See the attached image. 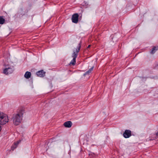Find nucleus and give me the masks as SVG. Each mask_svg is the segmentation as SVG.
<instances>
[{"label":"nucleus","instance_id":"1","mask_svg":"<svg viewBox=\"0 0 158 158\" xmlns=\"http://www.w3.org/2000/svg\"><path fill=\"white\" fill-rule=\"evenodd\" d=\"M23 113L21 110L19 113L13 114L11 118L14 124L16 126L19 125L22 121L23 117Z\"/></svg>","mask_w":158,"mask_h":158},{"label":"nucleus","instance_id":"2","mask_svg":"<svg viewBox=\"0 0 158 158\" xmlns=\"http://www.w3.org/2000/svg\"><path fill=\"white\" fill-rule=\"evenodd\" d=\"M9 121L7 116L4 113L0 112V125L6 124Z\"/></svg>","mask_w":158,"mask_h":158},{"label":"nucleus","instance_id":"3","mask_svg":"<svg viewBox=\"0 0 158 158\" xmlns=\"http://www.w3.org/2000/svg\"><path fill=\"white\" fill-rule=\"evenodd\" d=\"M81 42L77 46V48L76 49V51L74 52L72 54V57L73 58L76 59L78 56V53L80 51V49L81 48Z\"/></svg>","mask_w":158,"mask_h":158},{"label":"nucleus","instance_id":"4","mask_svg":"<svg viewBox=\"0 0 158 158\" xmlns=\"http://www.w3.org/2000/svg\"><path fill=\"white\" fill-rule=\"evenodd\" d=\"M79 15L77 13L74 14L72 17V20L73 23H77L78 21Z\"/></svg>","mask_w":158,"mask_h":158},{"label":"nucleus","instance_id":"5","mask_svg":"<svg viewBox=\"0 0 158 158\" xmlns=\"http://www.w3.org/2000/svg\"><path fill=\"white\" fill-rule=\"evenodd\" d=\"M123 137L126 138L130 137L131 136V131L129 130H125L123 134Z\"/></svg>","mask_w":158,"mask_h":158},{"label":"nucleus","instance_id":"6","mask_svg":"<svg viewBox=\"0 0 158 158\" xmlns=\"http://www.w3.org/2000/svg\"><path fill=\"white\" fill-rule=\"evenodd\" d=\"M45 72L43 70L39 71L36 73V74L37 76L40 77H43L45 75Z\"/></svg>","mask_w":158,"mask_h":158},{"label":"nucleus","instance_id":"7","mask_svg":"<svg viewBox=\"0 0 158 158\" xmlns=\"http://www.w3.org/2000/svg\"><path fill=\"white\" fill-rule=\"evenodd\" d=\"M13 71L12 68H8L5 69L3 70V73L6 74L12 73Z\"/></svg>","mask_w":158,"mask_h":158},{"label":"nucleus","instance_id":"8","mask_svg":"<svg viewBox=\"0 0 158 158\" xmlns=\"http://www.w3.org/2000/svg\"><path fill=\"white\" fill-rule=\"evenodd\" d=\"M64 126L66 127H70L72 125V123L70 121H68L65 122L64 124Z\"/></svg>","mask_w":158,"mask_h":158},{"label":"nucleus","instance_id":"9","mask_svg":"<svg viewBox=\"0 0 158 158\" xmlns=\"http://www.w3.org/2000/svg\"><path fill=\"white\" fill-rule=\"evenodd\" d=\"M31 72L27 71L24 74V77L27 79H29L31 77Z\"/></svg>","mask_w":158,"mask_h":158},{"label":"nucleus","instance_id":"10","mask_svg":"<svg viewBox=\"0 0 158 158\" xmlns=\"http://www.w3.org/2000/svg\"><path fill=\"white\" fill-rule=\"evenodd\" d=\"M158 49V46H155L152 48L151 53L152 54L154 53Z\"/></svg>","mask_w":158,"mask_h":158},{"label":"nucleus","instance_id":"11","mask_svg":"<svg viewBox=\"0 0 158 158\" xmlns=\"http://www.w3.org/2000/svg\"><path fill=\"white\" fill-rule=\"evenodd\" d=\"M94 68V67H92L90 69H89L84 74V76H85L87 75H89L90 73H91L92 71L93 70Z\"/></svg>","mask_w":158,"mask_h":158},{"label":"nucleus","instance_id":"12","mask_svg":"<svg viewBox=\"0 0 158 158\" xmlns=\"http://www.w3.org/2000/svg\"><path fill=\"white\" fill-rule=\"evenodd\" d=\"M19 144V141H17L16 143H15L14 145H12L11 147V149L13 150L17 147L18 145Z\"/></svg>","mask_w":158,"mask_h":158},{"label":"nucleus","instance_id":"13","mask_svg":"<svg viewBox=\"0 0 158 158\" xmlns=\"http://www.w3.org/2000/svg\"><path fill=\"white\" fill-rule=\"evenodd\" d=\"M76 62V59L73 58L70 63L69 64L72 65H74Z\"/></svg>","mask_w":158,"mask_h":158},{"label":"nucleus","instance_id":"14","mask_svg":"<svg viewBox=\"0 0 158 158\" xmlns=\"http://www.w3.org/2000/svg\"><path fill=\"white\" fill-rule=\"evenodd\" d=\"M5 19L3 18L2 16L0 17V24H3L5 22Z\"/></svg>","mask_w":158,"mask_h":158},{"label":"nucleus","instance_id":"15","mask_svg":"<svg viewBox=\"0 0 158 158\" xmlns=\"http://www.w3.org/2000/svg\"><path fill=\"white\" fill-rule=\"evenodd\" d=\"M1 130H2L1 127V126H0V131H1Z\"/></svg>","mask_w":158,"mask_h":158},{"label":"nucleus","instance_id":"16","mask_svg":"<svg viewBox=\"0 0 158 158\" xmlns=\"http://www.w3.org/2000/svg\"><path fill=\"white\" fill-rule=\"evenodd\" d=\"M90 46V45H88V47L87 48H89Z\"/></svg>","mask_w":158,"mask_h":158},{"label":"nucleus","instance_id":"17","mask_svg":"<svg viewBox=\"0 0 158 158\" xmlns=\"http://www.w3.org/2000/svg\"><path fill=\"white\" fill-rule=\"evenodd\" d=\"M19 142H19H20V141H18Z\"/></svg>","mask_w":158,"mask_h":158}]
</instances>
